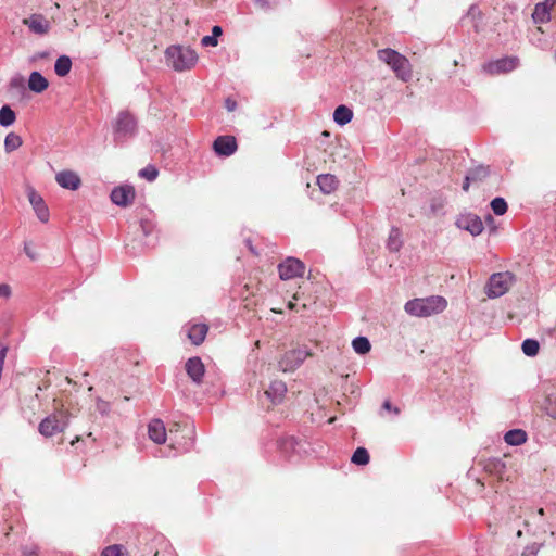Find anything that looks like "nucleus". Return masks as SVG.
I'll list each match as a JSON object with an SVG mask.
<instances>
[{"mask_svg":"<svg viewBox=\"0 0 556 556\" xmlns=\"http://www.w3.org/2000/svg\"><path fill=\"white\" fill-rule=\"evenodd\" d=\"M306 270L305 264L299 258L289 256L280 262V280H292L294 288L296 289L292 294V298L287 301V306L291 311L299 312L296 304L294 301L300 300V289L301 286L298 282V279L303 278L304 273Z\"/></svg>","mask_w":556,"mask_h":556,"instance_id":"obj_1","label":"nucleus"},{"mask_svg":"<svg viewBox=\"0 0 556 556\" xmlns=\"http://www.w3.org/2000/svg\"><path fill=\"white\" fill-rule=\"evenodd\" d=\"M447 306L443 296L433 295L425 299H414L406 302L404 309L408 315L416 317H429L442 313Z\"/></svg>","mask_w":556,"mask_h":556,"instance_id":"obj_2","label":"nucleus"},{"mask_svg":"<svg viewBox=\"0 0 556 556\" xmlns=\"http://www.w3.org/2000/svg\"><path fill=\"white\" fill-rule=\"evenodd\" d=\"M166 61L177 72L192 68L197 61V52L189 47L170 46L165 51Z\"/></svg>","mask_w":556,"mask_h":556,"instance_id":"obj_3","label":"nucleus"},{"mask_svg":"<svg viewBox=\"0 0 556 556\" xmlns=\"http://www.w3.org/2000/svg\"><path fill=\"white\" fill-rule=\"evenodd\" d=\"M378 58L384 62L394 72L397 78L408 81L412 77V67L409 61L393 49H381L378 51Z\"/></svg>","mask_w":556,"mask_h":556,"instance_id":"obj_4","label":"nucleus"},{"mask_svg":"<svg viewBox=\"0 0 556 556\" xmlns=\"http://www.w3.org/2000/svg\"><path fill=\"white\" fill-rule=\"evenodd\" d=\"M137 119L131 113L128 111L119 112L113 125L114 141L122 144L134 138L137 134Z\"/></svg>","mask_w":556,"mask_h":556,"instance_id":"obj_5","label":"nucleus"},{"mask_svg":"<svg viewBox=\"0 0 556 556\" xmlns=\"http://www.w3.org/2000/svg\"><path fill=\"white\" fill-rule=\"evenodd\" d=\"M68 422V413L63 409H56L40 421L38 431L45 438H50L63 432L67 428Z\"/></svg>","mask_w":556,"mask_h":556,"instance_id":"obj_6","label":"nucleus"},{"mask_svg":"<svg viewBox=\"0 0 556 556\" xmlns=\"http://www.w3.org/2000/svg\"><path fill=\"white\" fill-rule=\"evenodd\" d=\"M515 283V276L510 271L493 274L486 283L485 293L490 299L504 295Z\"/></svg>","mask_w":556,"mask_h":556,"instance_id":"obj_7","label":"nucleus"},{"mask_svg":"<svg viewBox=\"0 0 556 556\" xmlns=\"http://www.w3.org/2000/svg\"><path fill=\"white\" fill-rule=\"evenodd\" d=\"M311 355L306 346H299L287 351L280 359V369L283 371H292L303 364Z\"/></svg>","mask_w":556,"mask_h":556,"instance_id":"obj_8","label":"nucleus"},{"mask_svg":"<svg viewBox=\"0 0 556 556\" xmlns=\"http://www.w3.org/2000/svg\"><path fill=\"white\" fill-rule=\"evenodd\" d=\"M136 197L135 188L131 185H122L111 191V201L122 207L132 204Z\"/></svg>","mask_w":556,"mask_h":556,"instance_id":"obj_9","label":"nucleus"},{"mask_svg":"<svg viewBox=\"0 0 556 556\" xmlns=\"http://www.w3.org/2000/svg\"><path fill=\"white\" fill-rule=\"evenodd\" d=\"M238 149L237 140L233 136H218L213 142V150L216 155L228 157Z\"/></svg>","mask_w":556,"mask_h":556,"instance_id":"obj_10","label":"nucleus"},{"mask_svg":"<svg viewBox=\"0 0 556 556\" xmlns=\"http://www.w3.org/2000/svg\"><path fill=\"white\" fill-rule=\"evenodd\" d=\"M185 369L193 383L199 386L203 382L205 367L202 359L199 356L190 357L186 362Z\"/></svg>","mask_w":556,"mask_h":556,"instance_id":"obj_11","label":"nucleus"},{"mask_svg":"<svg viewBox=\"0 0 556 556\" xmlns=\"http://www.w3.org/2000/svg\"><path fill=\"white\" fill-rule=\"evenodd\" d=\"M456 225L458 228L469 231L472 236L480 235L484 229L481 218L475 214L462 215Z\"/></svg>","mask_w":556,"mask_h":556,"instance_id":"obj_12","label":"nucleus"},{"mask_svg":"<svg viewBox=\"0 0 556 556\" xmlns=\"http://www.w3.org/2000/svg\"><path fill=\"white\" fill-rule=\"evenodd\" d=\"M55 180L64 189L75 191L79 189L81 179L77 173L66 169L61 170L55 175Z\"/></svg>","mask_w":556,"mask_h":556,"instance_id":"obj_13","label":"nucleus"},{"mask_svg":"<svg viewBox=\"0 0 556 556\" xmlns=\"http://www.w3.org/2000/svg\"><path fill=\"white\" fill-rule=\"evenodd\" d=\"M556 5V0H545L535 4L532 20L535 24L547 23L551 20V11Z\"/></svg>","mask_w":556,"mask_h":556,"instance_id":"obj_14","label":"nucleus"},{"mask_svg":"<svg viewBox=\"0 0 556 556\" xmlns=\"http://www.w3.org/2000/svg\"><path fill=\"white\" fill-rule=\"evenodd\" d=\"M24 24L29 30L37 35H46L50 29L49 21L41 14H33L24 20Z\"/></svg>","mask_w":556,"mask_h":556,"instance_id":"obj_15","label":"nucleus"},{"mask_svg":"<svg viewBox=\"0 0 556 556\" xmlns=\"http://www.w3.org/2000/svg\"><path fill=\"white\" fill-rule=\"evenodd\" d=\"M29 202L33 205V208L39 218L40 222L47 223L49 220V208L46 205L43 199L36 193L34 190H30L28 193Z\"/></svg>","mask_w":556,"mask_h":556,"instance_id":"obj_16","label":"nucleus"},{"mask_svg":"<svg viewBox=\"0 0 556 556\" xmlns=\"http://www.w3.org/2000/svg\"><path fill=\"white\" fill-rule=\"evenodd\" d=\"M148 435L156 444H163L166 441V428L161 419H153L148 425Z\"/></svg>","mask_w":556,"mask_h":556,"instance_id":"obj_17","label":"nucleus"},{"mask_svg":"<svg viewBox=\"0 0 556 556\" xmlns=\"http://www.w3.org/2000/svg\"><path fill=\"white\" fill-rule=\"evenodd\" d=\"M140 229L146 239L144 244L149 248H153L157 242L155 224L150 219H141Z\"/></svg>","mask_w":556,"mask_h":556,"instance_id":"obj_18","label":"nucleus"},{"mask_svg":"<svg viewBox=\"0 0 556 556\" xmlns=\"http://www.w3.org/2000/svg\"><path fill=\"white\" fill-rule=\"evenodd\" d=\"M517 59L515 58H505L497 60L496 62L490 63L488 65V71L490 73H505L510 72L517 66Z\"/></svg>","mask_w":556,"mask_h":556,"instance_id":"obj_19","label":"nucleus"},{"mask_svg":"<svg viewBox=\"0 0 556 556\" xmlns=\"http://www.w3.org/2000/svg\"><path fill=\"white\" fill-rule=\"evenodd\" d=\"M208 331L206 324H194L188 328V338L194 345H200Z\"/></svg>","mask_w":556,"mask_h":556,"instance_id":"obj_20","label":"nucleus"},{"mask_svg":"<svg viewBox=\"0 0 556 556\" xmlns=\"http://www.w3.org/2000/svg\"><path fill=\"white\" fill-rule=\"evenodd\" d=\"M49 86L47 78L39 72H31L28 78V88L36 93L43 92Z\"/></svg>","mask_w":556,"mask_h":556,"instance_id":"obj_21","label":"nucleus"},{"mask_svg":"<svg viewBox=\"0 0 556 556\" xmlns=\"http://www.w3.org/2000/svg\"><path fill=\"white\" fill-rule=\"evenodd\" d=\"M317 185L324 193L329 194L337 189L338 179L331 174H323L317 177Z\"/></svg>","mask_w":556,"mask_h":556,"instance_id":"obj_22","label":"nucleus"},{"mask_svg":"<svg viewBox=\"0 0 556 556\" xmlns=\"http://www.w3.org/2000/svg\"><path fill=\"white\" fill-rule=\"evenodd\" d=\"M278 396V388L276 387V382H271L269 389L266 390L261 396V405L269 410L271 406L276 405V399Z\"/></svg>","mask_w":556,"mask_h":556,"instance_id":"obj_23","label":"nucleus"},{"mask_svg":"<svg viewBox=\"0 0 556 556\" xmlns=\"http://www.w3.org/2000/svg\"><path fill=\"white\" fill-rule=\"evenodd\" d=\"M353 112L346 105H339L333 112V121L340 125L344 126L352 121Z\"/></svg>","mask_w":556,"mask_h":556,"instance_id":"obj_24","label":"nucleus"},{"mask_svg":"<svg viewBox=\"0 0 556 556\" xmlns=\"http://www.w3.org/2000/svg\"><path fill=\"white\" fill-rule=\"evenodd\" d=\"M72 60L67 55H61L56 59L54 64V72L60 77H65L72 70Z\"/></svg>","mask_w":556,"mask_h":556,"instance_id":"obj_25","label":"nucleus"},{"mask_svg":"<svg viewBox=\"0 0 556 556\" xmlns=\"http://www.w3.org/2000/svg\"><path fill=\"white\" fill-rule=\"evenodd\" d=\"M504 440L509 445L518 446L527 441V433L521 429H513L506 432Z\"/></svg>","mask_w":556,"mask_h":556,"instance_id":"obj_26","label":"nucleus"},{"mask_svg":"<svg viewBox=\"0 0 556 556\" xmlns=\"http://www.w3.org/2000/svg\"><path fill=\"white\" fill-rule=\"evenodd\" d=\"M23 144V140L20 135L10 132L4 139V150L7 153H11L17 150Z\"/></svg>","mask_w":556,"mask_h":556,"instance_id":"obj_27","label":"nucleus"},{"mask_svg":"<svg viewBox=\"0 0 556 556\" xmlns=\"http://www.w3.org/2000/svg\"><path fill=\"white\" fill-rule=\"evenodd\" d=\"M15 119L16 114L9 105H3L0 109V125L2 127L11 126L15 122Z\"/></svg>","mask_w":556,"mask_h":556,"instance_id":"obj_28","label":"nucleus"},{"mask_svg":"<svg viewBox=\"0 0 556 556\" xmlns=\"http://www.w3.org/2000/svg\"><path fill=\"white\" fill-rule=\"evenodd\" d=\"M387 247L391 252H397L402 247L401 231L392 228L388 238Z\"/></svg>","mask_w":556,"mask_h":556,"instance_id":"obj_29","label":"nucleus"},{"mask_svg":"<svg viewBox=\"0 0 556 556\" xmlns=\"http://www.w3.org/2000/svg\"><path fill=\"white\" fill-rule=\"evenodd\" d=\"M352 346L354 351L361 355L367 354L371 349V344L366 337H356L352 341Z\"/></svg>","mask_w":556,"mask_h":556,"instance_id":"obj_30","label":"nucleus"},{"mask_svg":"<svg viewBox=\"0 0 556 556\" xmlns=\"http://www.w3.org/2000/svg\"><path fill=\"white\" fill-rule=\"evenodd\" d=\"M351 460L356 465H367L369 463V453L365 447H357Z\"/></svg>","mask_w":556,"mask_h":556,"instance_id":"obj_31","label":"nucleus"},{"mask_svg":"<svg viewBox=\"0 0 556 556\" xmlns=\"http://www.w3.org/2000/svg\"><path fill=\"white\" fill-rule=\"evenodd\" d=\"M522 352L527 355V356H535L539 352V342L534 339H526L523 342H522Z\"/></svg>","mask_w":556,"mask_h":556,"instance_id":"obj_32","label":"nucleus"},{"mask_svg":"<svg viewBox=\"0 0 556 556\" xmlns=\"http://www.w3.org/2000/svg\"><path fill=\"white\" fill-rule=\"evenodd\" d=\"M101 556H127L126 548L121 544H114L106 546L102 553Z\"/></svg>","mask_w":556,"mask_h":556,"instance_id":"obj_33","label":"nucleus"},{"mask_svg":"<svg viewBox=\"0 0 556 556\" xmlns=\"http://www.w3.org/2000/svg\"><path fill=\"white\" fill-rule=\"evenodd\" d=\"M491 207L494 214L503 215L507 211V203L503 198H495L491 201Z\"/></svg>","mask_w":556,"mask_h":556,"instance_id":"obj_34","label":"nucleus"},{"mask_svg":"<svg viewBox=\"0 0 556 556\" xmlns=\"http://www.w3.org/2000/svg\"><path fill=\"white\" fill-rule=\"evenodd\" d=\"M159 175V170L154 165H148L144 168L139 170V176L141 178H146L148 181H153L156 179Z\"/></svg>","mask_w":556,"mask_h":556,"instance_id":"obj_35","label":"nucleus"},{"mask_svg":"<svg viewBox=\"0 0 556 556\" xmlns=\"http://www.w3.org/2000/svg\"><path fill=\"white\" fill-rule=\"evenodd\" d=\"M545 410L549 417L556 419V393L549 394L547 396L546 403H545Z\"/></svg>","mask_w":556,"mask_h":556,"instance_id":"obj_36","label":"nucleus"},{"mask_svg":"<svg viewBox=\"0 0 556 556\" xmlns=\"http://www.w3.org/2000/svg\"><path fill=\"white\" fill-rule=\"evenodd\" d=\"M298 441H295L294 438H288V439H285L283 441H280V451L283 450V451H288L289 448L291 450H295V445H298Z\"/></svg>","mask_w":556,"mask_h":556,"instance_id":"obj_37","label":"nucleus"},{"mask_svg":"<svg viewBox=\"0 0 556 556\" xmlns=\"http://www.w3.org/2000/svg\"><path fill=\"white\" fill-rule=\"evenodd\" d=\"M488 173H489V170L486 167L479 166V167L472 169L469 175L472 177V180H476V179L486 176Z\"/></svg>","mask_w":556,"mask_h":556,"instance_id":"obj_38","label":"nucleus"},{"mask_svg":"<svg viewBox=\"0 0 556 556\" xmlns=\"http://www.w3.org/2000/svg\"><path fill=\"white\" fill-rule=\"evenodd\" d=\"M201 45L203 47H216L218 45V40L215 36L207 35L201 39Z\"/></svg>","mask_w":556,"mask_h":556,"instance_id":"obj_39","label":"nucleus"},{"mask_svg":"<svg viewBox=\"0 0 556 556\" xmlns=\"http://www.w3.org/2000/svg\"><path fill=\"white\" fill-rule=\"evenodd\" d=\"M539 549H540V545L538 544H531V545H528L523 552H522V556H536L538 553H539Z\"/></svg>","mask_w":556,"mask_h":556,"instance_id":"obj_40","label":"nucleus"},{"mask_svg":"<svg viewBox=\"0 0 556 556\" xmlns=\"http://www.w3.org/2000/svg\"><path fill=\"white\" fill-rule=\"evenodd\" d=\"M256 8H258L262 11H269L273 9L270 4V0H253Z\"/></svg>","mask_w":556,"mask_h":556,"instance_id":"obj_41","label":"nucleus"},{"mask_svg":"<svg viewBox=\"0 0 556 556\" xmlns=\"http://www.w3.org/2000/svg\"><path fill=\"white\" fill-rule=\"evenodd\" d=\"M11 287L7 283H0V299H9L11 296Z\"/></svg>","mask_w":556,"mask_h":556,"instance_id":"obj_42","label":"nucleus"},{"mask_svg":"<svg viewBox=\"0 0 556 556\" xmlns=\"http://www.w3.org/2000/svg\"><path fill=\"white\" fill-rule=\"evenodd\" d=\"M430 208L432 214H438L443 208V202L441 200H433Z\"/></svg>","mask_w":556,"mask_h":556,"instance_id":"obj_43","label":"nucleus"},{"mask_svg":"<svg viewBox=\"0 0 556 556\" xmlns=\"http://www.w3.org/2000/svg\"><path fill=\"white\" fill-rule=\"evenodd\" d=\"M225 108L227 109V111L229 112H232L236 110L237 108V102L236 100H233L232 98H227L225 100Z\"/></svg>","mask_w":556,"mask_h":556,"instance_id":"obj_44","label":"nucleus"},{"mask_svg":"<svg viewBox=\"0 0 556 556\" xmlns=\"http://www.w3.org/2000/svg\"><path fill=\"white\" fill-rule=\"evenodd\" d=\"M154 556H175V554L170 548L165 547L163 549H157Z\"/></svg>","mask_w":556,"mask_h":556,"instance_id":"obj_45","label":"nucleus"},{"mask_svg":"<svg viewBox=\"0 0 556 556\" xmlns=\"http://www.w3.org/2000/svg\"><path fill=\"white\" fill-rule=\"evenodd\" d=\"M244 243H245L247 248L250 250V252H251L252 254H254V255H258V252H257V251L255 250V248L253 247L252 241H251V239H250V238H247V239L244 240Z\"/></svg>","mask_w":556,"mask_h":556,"instance_id":"obj_46","label":"nucleus"},{"mask_svg":"<svg viewBox=\"0 0 556 556\" xmlns=\"http://www.w3.org/2000/svg\"><path fill=\"white\" fill-rule=\"evenodd\" d=\"M222 34H223V28L220 26H218V25L213 26L211 36H215V38L217 39Z\"/></svg>","mask_w":556,"mask_h":556,"instance_id":"obj_47","label":"nucleus"},{"mask_svg":"<svg viewBox=\"0 0 556 556\" xmlns=\"http://www.w3.org/2000/svg\"><path fill=\"white\" fill-rule=\"evenodd\" d=\"M382 406H383V408H384V409H387V410H390V412L392 410V412H394L395 414H399V413H400L399 408H396V407H395V408H393V407H392V405H391V403H390L389 401H384V403H383V405H382Z\"/></svg>","mask_w":556,"mask_h":556,"instance_id":"obj_48","label":"nucleus"},{"mask_svg":"<svg viewBox=\"0 0 556 556\" xmlns=\"http://www.w3.org/2000/svg\"><path fill=\"white\" fill-rule=\"evenodd\" d=\"M24 252L26 253V255L28 257H30L31 260H35L36 258V255L35 253L29 249V247L27 244L24 245Z\"/></svg>","mask_w":556,"mask_h":556,"instance_id":"obj_49","label":"nucleus"},{"mask_svg":"<svg viewBox=\"0 0 556 556\" xmlns=\"http://www.w3.org/2000/svg\"><path fill=\"white\" fill-rule=\"evenodd\" d=\"M472 180V177L470 175H467L465 178V181L463 184V189L467 191L469 189V181Z\"/></svg>","mask_w":556,"mask_h":556,"instance_id":"obj_50","label":"nucleus"},{"mask_svg":"<svg viewBox=\"0 0 556 556\" xmlns=\"http://www.w3.org/2000/svg\"><path fill=\"white\" fill-rule=\"evenodd\" d=\"M49 56V52L47 51H41V52H38L36 55H35V59H46Z\"/></svg>","mask_w":556,"mask_h":556,"instance_id":"obj_51","label":"nucleus"},{"mask_svg":"<svg viewBox=\"0 0 556 556\" xmlns=\"http://www.w3.org/2000/svg\"><path fill=\"white\" fill-rule=\"evenodd\" d=\"M23 554L24 556H34L37 554V552L35 549H31V551H23Z\"/></svg>","mask_w":556,"mask_h":556,"instance_id":"obj_52","label":"nucleus"},{"mask_svg":"<svg viewBox=\"0 0 556 556\" xmlns=\"http://www.w3.org/2000/svg\"><path fill=\"white\" fill-rule=\"evenodd\" d=\"M186 431H187L190 435H192V434H193V432H194V431H193V428H186Z\"/></svg>","mask_w":556,"mask_h":556,"instance_id":"obj_53","label":"nucleus"},{"mask_svg":"<svg viewBox=\"0 0 556 556\" xmlns=\"http://www.w3.org/2000/svg\"><path fill=\"white\" fill-rule=\"evenodd\" d=\"M16 81H17L16 79H12V80H11V83H10V84H11V86H12V87L16 86Z\"/></svg>","mask_w":556,"mask_h":556,"instance_id":"obj_54","label":"nucleus"},{"mask_svg":"<svg viewBox=\"0 0 556 556\" xmlns=\"http://www.w3.org/2000/svg\"><path fill=\"white\" fill-rule=\"evenodd\" d=\"M538 514H539V515H541V516H543V515H544V509H543V508H540V509L538 510Z\"/></svg>","mask_w":556,"mask_h":556,"instance_id":"obj_55","label":"nucleus"}]
</instances>
